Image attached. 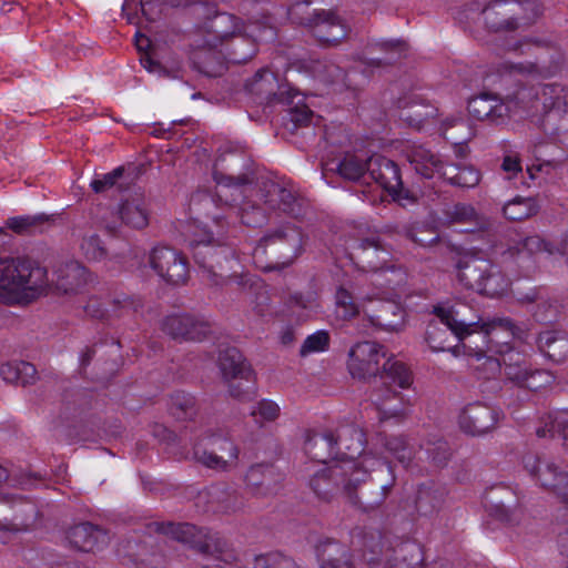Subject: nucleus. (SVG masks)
Wrapping results in <instances>:
<instances>
[{"mask_svg":"<svg viewBox=\"0 0 568 568\" xmlns=\"http://www.w3.org/2000/svg\"><path fill=\"white\" fill-rule=\"evenodd\" d=\"M479 181L480 174L473 166H462L458 175H450V183L463 187H474Z\"/></svg>","mask_w":568,"mask_h":568,"instance_id":"obj_47","label":"nucleus"},{"mask_svg":"<svg viewBox=\"0 0 568 568\" xmlns=\"http://www.w3.org/2000/svg\"><path fill=\"white\" fill-rule=\"evenodd\" d=\"M210 449L196 447L194 458L207 468L227 470L235 465L237 448L226 438H214L209 443Z\"/></svg>","mask_w":568,"mask_h":568,"instance_id":"obj_12","label":"nucleus"},{"mask_svg":"<svg viewBox=\"0 0 568 568\" xmlns=\"http://www.w3.org/2000/svg\"><path fill=\"white\" fill-rule=\"evenodd\" d=\"M457 278L465 287L490 297L504 295L511 284L499 266L475 255H464L459 258Z\"/></svg>","mask_w":568,"mask_h":568,"instance_id":"obj_5","label":"nucleus"},{"mask_svg":"<svg viewBox=\"0 0 568 568\" xmlns=\"http://www.w3.org/2000/svg\"><path fill=\"white\" fill-rule=\"evenodd\" d=\"M262 243L264 247L276 244L281 245L287 253L285 264H290L301 252L302 233L295 227L285 226L266 235Z\"/></svg>","mask_w":568,"mask_h":568,"instance_id":"obj_20","label":"nucleus"},{"mask_svg":"<svg viewBox=\"0 0 568 568\" xmlns=\"http://www.w3.org/2000/svg\"><path fill=\"white\" fill-rule=\"evenodd\" d=\"M434 313L438 322H430L426 331V342L434 352H444L448 331L463 339L466 335L476 332V324H466L456 318V312L452 307L437 306Z\"/></svg>","mask_w":568,"mask_h":568,"instance_id":"obj_7","label":"nucleus"},{"mask_svg":"<svg viewBox=\"0 0 568 568\" xmlns=\"http://www.w3.org/2000/svg\"><path fill=\"white\" fill-rule=\"evenodd\" d=\"M331 170H335L345 180L358 181L367 173V160L348 153Z\"/></svg>","mask_w":568,"mask_h":568,"instance_id":"obj_30","label":"nucleus"},{"mask_svg":"<svg viewBox=\"0 0 568 568\" xmlns=\"http://www.w3.org/2000/svg\"><path fill=\"white\" fill-rule=\"evenodd\" d=\"M152 270L165 282L184 284L189 276L186 260L180 252L168 246L154 247L149 256Z\"/></svg>","mask_w":568,"mask_h":568,"instance_id":"obj_9","label":"nucleus"},{"mask_svg":"<svg viewBox=\"0 0 568 568\" xmlns=\"http://www.w3.org/2000/svg\"><path fill=\"white\" fill-rule=\"evenodd\" d=\"M295 304L302 308H308L311 311H316L320 306L315 296L313 295H310L307 300H304L302 296L295 297Z\"/></svg>","mask_w":568,"mask_h":568,"instance_id":"obj_64","label":"nucleus"},{"mask_svg":"<svg viewBox=\"0 0 568 568\" xmlns=\"http://www.w3.org/2000/svg\"><path fill=\"white\" fill-rule=\"evenodd\" d=\"M568 112V90L558 83L520 87L500 98L481 94L468 102V113L478 121L505 124L510 120H528L541 134L530 138L534 148L554 141L562 131L561 120Z\"/></svg>","mask_w":568,"mask_h":568,"instance_id":"obj_1","label":"nucleus"},{"mask_svg":"<svg viewBox=\"0 0 568 568\" xmlns=\"http://www.w3.org/2000/svg\"><path fill=\"white\" fill-rule=\"evenodd\" d=\"M261 191L264 204L268 209H278L283 212L293 211L295 196L285 186L281 185L280 183L268 181L263 184V189Z\"/></svg>","mask_w":568,"mask_h":568,"instance_id":"obj_23","label":"nucleus"},{"mask_svg":"<svg viewBox=\"0 0 568 568\" xmlns=\"http://www.w3.org/2000/svg\"><path fill=\"white\" fill-rule=\"evenodd\" d=\"M337 456L341 455L342 464H336L329 468L318 471L311 480V487L321 498H328L331 490L328 485L333 480L342 478L345 490L349 493V500L356 504L351 495L352 487L363 481L367 475V466H375L379 463L378 458L365 455L359 463L355 462L356 456H361L364 449V433L355 426H345L338 429L337 438H334Z\"/></svg>","mask_w":568,"mask_h":568,"instance_id":"obj_3","label":"nucleus"},{"mask_svg":"<svg viewBox=\"0 0 568 568\" xmlns=\"http://www.w3.org/2000/svg\"><path fill=\"white\" fill-rule=\"evenodd\" d=\"M501 169L508 174V179H513L521 172L520 160L517 156L507 155L504 158Z\"/></svg>","mask_w":568,"mask_h":568,"instance_id":"obj_59","label":"nucleus"},{"mask_svg":"<svg viewBox=\"0 0 568 568\" xmlns=\"http://www.w3.org/2000/svg\"><path fill=\"white\" fill-rule=\"evenodd\" d=\"M329 336L325 331H317L314 334L306 337L303 345L301 346V355L306 356L312 353L324 352L328 348Z\"/></svg>","mask_w":568,"mask_h":568,"instance_id":"obj_44","label":"nucleus"},{"mask_svg":"<svg viewBox=\"0 0 568 568\" xmlns=\"http://www.w3.org/2000/svg\"><path fill=\"white\" fill-rule=\"evenodd\" d=\"M537 205L531 197H515L504 205V215L508 220L520 221L537 213Z\"/></svg>","mask_w":568,"mask_h":568,"instance_id":"obj_34","label":"nucleus"},{"mask_svg":"<svg viewBox=\"0 0 568 568\" xmlns=\"http://www.w3.org/2000/svg\"><path fill=\"white\" fill-rule=\"evenodd\" d=\"M382 368L385 376L400 388H408L413 383V375L406 365L394 358H387Z\"/></svg>","mask_w":568,"mask_h":568,"instance_id":"obj_36","label":"nucleus"},{"mask_svg":"<svg viewBox=\"0 0 568 568\" xmlns=\"http://www.w3.org/2000/svg\"><path fill=\"white\" fill-rule=\"evenodd\" d=\"M539 348L552 361L560 362L568 356V339L545 332L538 338Z\"/></svg>","mask_w":568,"mask_h":568,"instance_id":"obj_33","label":"nucleus"},{"mask_svg":"<svg viewBox=\"0 0 568 568\" xmlns=\"http://www.w3.org/2000/svg\"><path fill=\"white\" fill-rule=\"evenodd\" d=\"M121 221L133 229H143L149 223V210L143 194L133 193L129 195L119 206Z\"/></svg>","mask_w":568,"mask_h":568,"instance_id":"obj_19","label":"nucleus"},{"mask_svg":"<svg viewBox=\"0 0 568 568\" xmlns=\"http://www.w3.org/2000/svg\"><path fill=\"white\" fill-rule=\"evenodd\" d=\"M480 329L486 334H494L498 331H509L513 332V327L509 321L507 320H496L489 323H483Z\"/></svg>","mask_w":568,"mask_h":568,"instance_id":"obj_58","label":"nucleus"},{"mask_svg":"<svg viewBox=\"0 0 568 568\" xmlns=\"http://www.w3.org/2000/svg\"><path fill=\"white\" fill-rule=\"evenodd\" d=\"M162 331L173 338L201 339L209 332L205 322L186 314H172L162 322Z\"/></svg>","mask_w":568,"mask_h":568,"instance_id":"obj_14","label":"nucleus"},{"mask_svg":"<svg viewBox=\"0 0 568 568\" xmlns=\"http://www.w3.org/2000/svg\"><path fill=\"white\" fill-rule=\"evenodd\" d=\"M527 378H531V381L536 384H540V387H542L546 384H549L551 382V375L548 372L545 371H537V372H528Z\"/></svg>","mask_w":568,"mask_h":568,"instance_id":"obj_61","label":"nucleus"},{"mask_svg":"<svg viewBox=\"0 0 568 568\" xmlns=\"http://www.w3.org/2000/svg\"><path fill=\"white\" fill-rule=\"evenodd\" d=\"M290 19L298 24L306 26L311 28L314 22V12H310V2L308 1H300L294 3L288 9Z\"/></svg>","mask_w":568,"mask_h":568,"instance_id":"obj_46","label":"nucleus"},{"mask_svg":"<svg viewBox=\"0 0 568 568\" xmlns=\"http://www.w3.org/2000/svg\"><path fill=\"white\" fill-rule=\"evenodd\" d=\"M171 413L178 419L191 418L195 414V399L186 393H176L171 397Z\"/></svg>","mask_w":568,"mask_h":568,"instance_id":"obj_38","label":"nucleus"},{"mask_svg":"<svg viewBox=\"0 0 568 568\" xmlns=\"http://www.w3.org/2000/svg\"><path fill=\"white\" fill-rule=\"evenodd\" d=\"M558 434L564 437L568 446V409L550 413L544 422L542 427L536 429L538 437L554 436Z\"/></svg>","mask_w":568,"mask_h":568,"instance_id":"obj_31","label":"nucleus"},{"mask_svg":"<svg viewBox=\"0 0 568 568\" xmlns=\"http://www.w3.org/2000/svg\"><path fill=\"white\" fill-rule=\"evenodd\" d=\"M356 251L358 261L366 264V267L372 272L371 284L375 286L376 292L371 294L361 291L357 303L348 290L338 287L335 294V312L337 317L342 320H351L357 316L366 302L383 300L387 295L386 290L394 288L404 278V274L399 270L385 268L389 253L383 247L379 240L365 239L357 245Z\"/></svg>","mask_w":568,"mask_h":568,"instance_id":"obj_2","label":"nucleus"},{"mask_svg":"<svg viewBox=\"0 0 568 568\" xmlns=\"http://www.w3.org/2000/svg\"><path fill=\"white\" fill-rule=\"evenodd\" d=\"M386 452L395 456L404 466H408L413 458V450L403 437L381 438Z\"/></svg>","mask_w":568,"mask_h":568,"instance_id":"obj_42","label":"nucleus"},{"mask_svg":"<svg viewBox=\"0 0 568 568\" xmlns=\"http://www.w3.org/2000/svg\"><path fill=\"white\" fill-rule=\"evenodd\" d=\"M475 215L474 207L464 203L455 204L446 210L449 222H469L474 220Z\"/></svg>","mask_w":568,"mask_h":568,"instance_id":"obj_48","label":"nucleus"},{"mask_svg":"<svg viewBox=\"0 0 568 568\" xmlns=\"http://www.w3.org/2000/svg\"><path fill=\"white\" fill-rule=\"evenodd\" d=\"M314 37L325 45H335L347 34L346 26L331 11H314L311 26Z\"/></svg>","mask_w":568,"mask_h":568,"instance_id":"obj_15","label":"nucleus"},{"mask_svg":"<svg viewBox=\"0 0 568 568\" xmlns=\"http://www.w3.org/2000/svg\"><path fill=\"white\" fill-rule=\"evenodd\" d=\"M264 213L262 209L245 205L242 209V222L250 226H258L264 222Z\"/></svg>","mask_w":568,"mask_h":568,"instance_id":"obj_52","label":"nucleus"},{"mask_svg":"<svg viewBox=\"0 0 568 568\" xmlns=\"http://www.w3.org/2000/svg\"><path fill=\"white\" fill-rule=\"evenodd\" d=\"M462 166L455 164H444L440 172H436L437 178H443L450 183V175H458Z\"/></svg>","mask_w":568,"mask_h":568,"instance_id":"obj_62","label":"nucleus"},{"mask_svg":"<svg viewBox=\"0 0 568 568\" xmlns=\"http://www.w3.org/2000/svg\"><path fill=\"white\" fill-rule=\"evenodd\" d=\"M343 549L338 544L328 541L324 548H318V557L322 568H352L347 560L334 558L333 555L342 554Z\"/></svg>","mask_w":568,"mask_h":568,"instance_id":"obj_40","label":"nucleus"},{"mask_svg":"<svg viewBox=\"0 0 568 568\" xmlns=\"http://www.w3.org/2000/svg\"><path fill=\"white\" fill-rule=\"evenodd\" d=\"M367 173L394 197L408 199V191L403 187L399 169L392 160L377 154L371 156L367 160Z\"/></svg>","mask_w":568,"mask_h":568,"instance_id":"obj_11","label":"nucleus"},{"mask_svg":"<svg viewBox=\"0 0 568 568\" xmlns=\"http://www.w3.org/2000/svg\"><path fill=\"white\" fill-rule=\"evenodd\" d=\"M304 449L312 459L323 464H326L329 459L337 456L334 437L331 434L308 435L305 440Z\"/></svg>","mask_w":568,"mask_h":568,"instance_id":"obj_24","label":"nucleus"},{"mask_svg":"<svg viewBox=\"0 0 568 568\" xmlns=\"http://www.w3.org/2000/svg\"><path fill=\"white\" fill-rule=\"evenodd\" d=\"M80 247L83 254L92 261H100L105 255L104 246L97 234L85 235Z\"/></svg>","mask_w":568,"mask_h":568,"instance_id":"obj_45","label":"nucleus"},{"mask_svg":"<svg viewBox=\"0 0 568 568\" xmlns=\"http://www.w3.org/2000/svg\"><path fill=\"white\" fill-rule=\"evenodd\" d=\"M47 287L44 267L27 260L0 258V296L6 303H29Z\"/></svg>","mask_w":568,"mask_h":568,"instance_id":"obj_4","label":"nucleus"},{"mask_svg":"<svg viewBox=\"0 0 568 568\" xmlns=\"http://www.w3.org/2000/svg\"><path fill=\"white\" fill-rule=\"evenodd\" d=\"M314 75L325 83L346 85L345 72L334 63L318 62L314 68Z\"/></svg>","mask_w":568,"mask_h":568,"instance_id":"obj_39","label":"nucleus"},{"mask_svg":"<svg viewBox=\"0 0 568 568\" xmlns=\"http://www.w3.org/2000/svg\"><path fill=\"white\" fill-rule=\"evenodd\" d=\"M288 561L278 555L257 556L254 561V568H285Z\"/></svg>","mask_w":568,"mask_h":568,"instance_id":"obj_51","label":"nucleus"},{"mask_svg":"<svg viewBox=\"0 0 568 568\" xmlns=\"http://www.w3.org/2000/svg\"><path fill=\"white\" fill-rule=\"evenodd\" d=\"M141 64L145 70H148L150 73H162L164 72L162 67L154 61L146 52L141 55L140 58Z\"/></svg>","mask_w":568,"mask_h":568,"instance_id":"obj_60","label":"nucleus"},{"mask_svg":"<svg viewBox=\"0 0 568 568\" xmlns=\"http://www.w3.org/2000/svg\"><path fill=\"white\" fill-rule=\"evenodd\" d=\"M245 481L254 495L266 496L275 491V471L271 466H252L246 473Z\"/></svg>","mask_w":568,"mask_h":568,"instance_id":"obj_21","label":"nucleus"},{"mask_svg":"<svg viewBox=\"0 0 568 568\" xmlns=\"http://www.w3.org/2000/svg\"><path fill=\"white\" fill-rule=\"evenodd\" d=\"M217 364L233 397L250 399L255 394L253 372L239 349L232 347L221 351Z\"/></svg>","mask_w":568,"mask_h":568,"instance_id":"obj_6","label":"nucleus"},{"mask_svg":"<svg viewBox=\"0 0 568 568\" xmlns=\"http://www.w3.org/2000/svg\"><path fill=\"white\" fill-rule=\"evenodd\" d=\"M447 452L448 449L446 443L439 442L436 447V453L433 454L432 459L436 465H440L447 459Z\"/></svg>","mask_w":568,"mask_h":568,"instance_id":"obj_63","label":"nucleus"},{"mask_svg":"<svg viewBox=\"0 0 568 568\" xmlns=\"http://www.w3.org/2000/svg\"><path fill=\"white\" fill-rule=\"evenodd\" d=\"M36 223V219L31 216H19L8 220V226L17 233L28 231Z\"/></svg>","mask_w":568,"mask_h":568,"instance_id":"obj_57","label":"nucleus"},{"mask_svg":"<svg viewBox=\"0 0 568 568\" xmlns=\"http://www.w3.org/2000/svg\"><path fill=\"white\" fill-rule=\"evenodd\" d=\"M313 118V112L306 105H296L290 110V119L295 126H301L310 123Z\"/></svg>","mask_w":568,"mask_h":568,"instance_id":"obj_54","label":"nucleus"},{"mask_svg":"<svg viewBox=\"0 0 568 568\" xmlns=\"http://www.w3.org/2000/svg\"><path fill=\"white\" fill-rule=\"evenodd\" d=\"M122 174L123 169L116 168L109 173H105L101 176H97L91 181L90 185L97 193L104 192L112 187L115 184V182L122 176Z\"/></svg>","mask_w":568,"mask_h":568,"instance_id":"obj_49","label":"nucleus"},{"mask_svg":"<svg viewBox=\"0 0 568 568\" xmlns=\"http://www.w3.org/2000/svg\"><path fill=\"white\" fill-rule=\"evenodd\" d=\"M87 283V271L78 262H70L58 271L57 291L70 294L79 291Z\"/></svg>","mask_w":568,"mask_h":568,"instance_id":"obj_22","label":"nucleus"},{"mask_svg":"<svg viewBox=\"0 0 568 568\" xmlns=\"http://www.w3.org/2000/svg\"><path fill=\"white\" fill-rule=\"evenodd\" d=\"M504 70L509 74L528 75L538 72V65L535 62H507L504 64Z\"/></svg>","mask_w":568,"mask_h":568,"instance_id":"obj_53","label":"nucleus"},{"mask_svg":"<svg viewBox=\"0 0 568 568\" xmlns=\"http://www.w3.org/2000/svg\"><path fill=\"white\" fill-rule=\"evenodd\" d=\"M170 534L176 540L190 544L193 547L201 548L203 550H207L210 548V544L202 538L205 537L203 530L195 527L191 524H176L170 525Z\"/></svg>","mask_w":568,"mask_h":568,"instance_id":"obj_32","label":"nucleus"},{"mask_svg":"<svg viewBox=\"0 0 568 568\" xmlns=\"http://www.w3.org/2000/svg\"><path fill=\"white\" fill-rule=\"evenodd\" d=\"M443 504V495L436 494L430 496L429 491H422L417 499V507L420 511L427 514L428 511L438 509Z\"/></svg>","mask_w":568,"mask_h":568,"instance_id":"obj_50","label":"nucleus"},{"mask_svg":"<svg viewBox=\"0 0 568 568\" xmlns=\"http://www.w3.org/2000/svg\"><path fill=\"white\" fill-rule=\"evenodd\" d=\"M371 399L382 414L383 419L402 418L406 415L408 400L404 395L388 387L374 390Z\"/></svg>","mask_w":568,"mask_h":568,"instance_id":"obj_17","label":"nucleus"},{"mask_svg":"<svg viewBox=\"0 0 568 568\" xmlns=\"http://www.w3.org/2000/svg\"><path fill=\"white\" fill-rule=\"evenodd\" d=\"M385 358L384 346L371 341L359 342L348 352L347 369L354 378L371 379L379 373Z\"/></svg>","mask_w":568,"mask_h":568,"instance_id":"obj_8","label":"nucleus"},{"mask_svg":"<svg viewBox=\"0 0 568 568\" xmlns=\"http://www.w3.org/2000/svg\"><path fill=\"white\" fill-rule=\"evenodd\" d=\"M507 51L518 52L520 54L529 53L532 49L538 48L539 43L534 42L531 40L525 39V40H511L507 41L506 44Z\"/></svg>","mask_w":568,"mask_h":568,"instance_id":"obj_55","label":"nucleus"},{"mask_svg":"<svg viewBox=\"0 0 568 568\" xmlns=\"http://www.w3.org/2000/svg\"><path fill=\"white\" fill-rule=\"evenodd\" d=\"M205 28L217 39L223 40L242 31L241 22L237 18L229 13H215Z\"/></svg>","mask_w":568,"mask_h":568,"instance_id":"obj_29","label":"nucleus"},{"mask_svg":"<svg viewBox=\"0 0 568 568\" xmlns=\"http://www.w3.org/2000/svg\"><path fill=\"white\" fill-rule=\"evenodd\" d=\"M521 245L523 250L527 251L530 254L546 253L549 256L556 254L562 255L566 250L564 245H556L550 242H547L539 235H530L525 237L521 241Z\"/></svg>","mask_w":568,"mask_h":568,"instance_id":"obj_37","label":"nucleus"},{"mask_svg":"<svg viewBox=\"0 0 568 568\" xmlns=\"http://www.w3.org/2000/svg\"><path fill=\"white\" fill-rule=\"evenodd\" d=\"M498 414L490 407L474 403L467 405L459 414V427L466 434L478 436L493 429L497 423Z\"/></svg>","mask_w":568,"mask_h":568,"instance_id":"obj_13","label":"nucleus"},{"mask_svg":"<svg viewBox=\"0 0 568 568\" xmlns=\"http://www.w3.org/2000/svg\"><path fill=\"white\" fill-rule=\"evenodd\" d=\"M212 233L209 232L205 227H201L200 225H194L192 230V236L190 237V244L194 245H209L212 242Z\"/></svg>","mask_w":568,"mask_h":568,"instance_id":"obj_56","label":"nucleus"},{"mask_svg":"<svg viewBox=\"0 0 568 568\" xmlns=\"http://www.w3.org/2000/svg\"><path fill=\"white\" fill-rule=\"evenodd\" d=\"M528 368L526 365L520 364L519 362L515 363H505V374L507 377L519 385L526 386L529 389H538L540 384H536L531 381V378H527Z\"/></svg>","mask_w":568,"mask_h":568,"instance_id":"obj_43","label":"nucleus"},{"mask_svg":"<svg viewBox=\"0 0 568 568\" xmlns=\"http://www.w3.org/2000/svg\"><path fill=\"white\" fill-rule=\"evenodd\" d=\"M0 375L7 383L29 385L36 381L37 369L27 362L8 363L1 366Z\"/></svg>","mask_w":568,"mask_h":568,"instance_id":"obj_27","label":"nucleus"},{"mask_svg":"<svg viewBox=\"0 0 568 568\" xmlns=\"http://www.w3.org/2000/svg\"><path fill=\"white\" fill-rule=\"evenodd\" d=\"M281 407L277 403L271 399H261L251 409V415L257 423H271L278 418Z\"/></svg>","mask_w":568,"mask_h":568,"instance_id":"obj_41","label":"nucleus"},{"mask_svg":"<svg viewBox=\"0 0 568 568\" xmlns=\"http://www.w3.org/2000/svg\"><path fill=\"white\" fill-rule=\"evenodd\" d=\"M406 156L415 171L426 179L436 178V172L443 169V161L424 144L409 145Z\"/></svg>","mask_w":568,"mask_h":568,"instance_id":"obj_18","label":"nucleus"},{"mask_svg":"<svg viewBox=\"0 0 568 568\" xmlns=\"http://www.w3.org/2000/svg\"><path fill=\"white\" fill-rule=\"evenodd\" d=\"M280 88L278 79L268 69L257 71L250 84L252 93L263 97L270 102L277 97Z\"/></svg>","mask_w":568,"mask_h":568,"instance_id":"obj_28","label":"nucleus"},{"mask_svg":"<svg viewBox=\"0 0 568 568\" xmlns=\"http://www.w3.org/2000/svg\"><path fill=\"white\" fill-rule=\"evenodd\" d=\"M405 312L398 305L384 303L378 314L371 316L373 325L386 332H398L404 327Z\"/></svg>","mask_w":568,"mask_h":568,"instance_id":"obj_25","label":"nucleus"},{"mask_svg":"<svg viewBox=\"0 0 568 568\" xmlns=\"http://www.w3.org/2000/svg\"><path fill=\"white\" fill-rule=\"evenodd\" d=\"M108 535L100 528L89 524H80L68 532V540L72 547L81 551H94L108 542Z\"/></svg>","mask_w":568,"mask_h":568,"instance_id":"obj_16","label":"nucleus"},{"mask_svg":"<svg viewBox=\"0 0 568 568\" xmlns=\"http://www.w3.org/2000/svg\"><path fill=\"white\" fill-rule=\"evenodd\" d=\"M442 131L447 140L456 144L464 142L470 135L468 124L459 114L446 118L442 123Z\"/></svg>","mask_w":568,"mask_h":568,"instance_id":"obj_35","label":"nucleus"},{"mask_svg":"<svg viewBox=\"0 0 568 568\" xmlns=\"http://www.w3.org/2000/svg\"><path fill=\"white\" fill-rule=\"evenodd\" d=\"M437 108L426 103H413L400 111V119L417 130L434 121Z\"/></svg>","mask_w":568,"mask_h":568,"instance_id":"obj_26","label":"nucleus"},{"mask_svg":"<svg viewBox=\"0 0 568 568\" xmlns=\"http://www.w3.org/2000/svg\"><path fill=\"white\" fill-rule=\"evenodd\" d=\"M526 6L517 0H494L484 10L486 26L494 30L515 29L519 20L529 19Z\"/></svg>","mask_w":568,"mask_h":568,"instance_id":"obj_10","label":"nucleus"}]
</instances>
